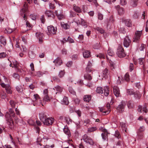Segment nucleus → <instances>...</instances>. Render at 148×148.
<instances>
[{
	"mask_svg": "<svg viewBox=\"0 0 148 148\" xmlns=\"http://www.w3.org/2000/svg\"><path fill=\"white\" fill-rule=\"evenodd\" d=\"M31 74L34 76H37L38 77H40L42 76V73L40 71H38L36 73V74H34L32 72H31Z\"/></svg>",
	"mask_w": 148,
	"mask_h": 148,
	"instance_id": "37998d69",
	"label": "nucleus"
},
{
	"mask_svg": "<svg viewBox=\"0 0 148 148\" xmlns=\"http://www.w3.org/2000/svg\"><path fill=\"white\" fill-rule=\"evenodd\" d=\"M100 46L99 43H97L95 44L93 46V48L94 49H99L100 47Z\"/></svg>",
	"mask_w": 148,
	"mask_h": 148,
	"instance_id": "8fccbe9b",
	"label": "nucleus"
},
{
	"mask_svg": "<svg viewBox=\"0 0 148 148\" xmlns=\"http://www.w3.org/2000/svg\"><path fill=\"white\" fill-rule=\"evenodd\" d=\"M142 31H137L135 33V37H140L142 36Z\"/></svg>",
	"mask_w": 148,
	"mask_h": 148,
	"instance_id": "2f4dec72",
	"label": "nucleus"
},
{
	"mask_svg": "<svg viewBox=\"0 0 148 148\" xmlns=\"http://www.w3.org/2000/svg\"><path fill=\"white\" fill-rule=\"evenodd\" d=\"M40 20L41 22L43 23H44L45 21V18L44 15H42L40 18Z\"/></svg>",
	"mask_w": 148,
	"mask_h": 148,
	"instance_id": "774afa93",
	"label": "nucleus"
},
{
	"mask_svg": "<svg viewBox=\"0 0 148 148\" xmlns=\"http://www.w3.org/2000/svg\"><path fill=\"white\" fill-rule=\"evenodd\" d=\"M109 72L107 69H105L103 72V77L105 78H107L109 75Z\"/></svg>",
	"mask_w": 148,
	"mask_h": 148,
	"instance_id": "412c9836",
	"label": "nucleus"
},
{
	"mask_svg": "<svg viewBox=\"0 0 148 148\" xmlns=\"http://www.w3.org/2000/svg\"><path fill=\"white\" fill-rule=\"evenodd\" d=\"M117 10L118 14L120 15H122L124 13V9L122 8H120L119 5H117L115 7Z\"/></svg>",
	"mask_w": 148,
	"mask_h": 148,
	"instance_id": "f3484780",
	"label": "nucleus"
},
{
	"mask_svg": "<svg viewBox=\"0 0 148 148\" xmlns=\"http://www.w3.org/2000/svg\"><path fill=\"white\" fill-rule=\"evenodd\" d=\"M108 54L110 56H112L114 55V53L110 49H109L107 51Z\"/></svg>",
	"mask_w": 148,
	"mask_h": 148,
	"instance_id": "3c124183",
	"label": "nucleus"
},
{
	"mask_svg": "<svg viewBox=\"0 0 148 148\" xmlns=\"http://www.w3.org/2000/svg\"><path fill=\"white\" fill-rule=\"evenodd\" d=\"M6 56V54L5 53L2 52L0 53V58H4Z\"/></svg>",
	"mask_w": 148,
	"mask_h": 148,
	"instance_id": "13d9d810",
	"label": "nucleus"
},
{
	"mask_svg": "<svg viewBox=\"0 0 148 148\" xmlns=\"http://www.w3.org/2000/svg\"><path fill=\"white\" fill-rule=\"evenodd\" d=\"M98 18L100 20H102L103 19V15L101 13L99 12L98 13Z\"/></svg>",
	"mask_w": 148,
	"mask_h": 148,
	"instance_id": "bf43d9fd",
	"label": "nucleus"
},
{
	"mask_svg": "<svg viewBox=\"0 0 148 148\" xmlns=\"http://www.w3.org/2000/svg\"><path fill=\"white\" fill-rule=\"evenodd\" d=\"M61 25L62 27L65 29H66L69 28V26L67 23L63 24L61 23Z\"/></svg>",
	"mask_w": 148,
	"mask_h": 148,
	"instance_id": "58836bf2",
	"label": "nucleus"
},
{
	"mask_svg": "<svg viewBox=\"0 0 148 148\" xmlns=\"http://www.w3.org/2000/svg\"><path fill=\"white\" fill-rule=\"evenodd\" d=\"M126 105V104L125 102L122 101L116 108L117 112L119 113L123 112Z\"/></svg>",
	"mask_w": 148,
	"mask_h": 148,
	"instance_id": "39448f33",
	"label": "nucleus"
},
{
	"mask_svg": "<svg viewBox=\"0 0 148 148\" xmlns=\"http://www.w3.org/2000/svg\"><path fill=\"white\" fill-rule=\"evenodd\" d=\"M82 139L86 143H88L91 145L94 144V142L92 140L86 135H84L82 136Z\"/></svg>",
	"mask_w": 148,
	"mask_h": 148,
	"instance_id": "0eeeda50",
	"label": "nucleus"
},
{
	"mask_svg": "<svg viewBox=\"0 0 148 148\" xmlns=\"http://www.w3.org/2000/svg\"><path fill=\"white\" fill-rule=\"evenodd\" d=\"M69 90L70 93L73 95H75V92L74 90L73 89V88L71 87H69Z\"/></svg>",
	"mask_w": 148,
	"mask_h": 148,
	"instance_id": "49530a36",
	"label": "nucleus"
},
{
	"mask_svg": "<svg viewBox=\"0 0 148 148\" xmlns=\"http://www.w3.org/2000/svg\"><path fill=\"white\" fill-rule=\"evenodd\" d=\"M10 104L12 107V108L15 107V103L13 100H11L10 101Z\"/></svg>",
	"mask_w": 148,
	"mask_h": 148,
	"instance_id": "69168bd1",
	"label": "nucleus"
},
{
	"mask_svg": "<svg viewBox=\"0 0 148 148\" xmlns=\"http://www.w3.org/2000/svg\"><path fill=\"white\" fill-rule=\"evenodd\" d=\"M54 90H56L58 92V93L61 92L62 91V88L59 86H57L55 87L54 88Z\"/></svg>",
	"mask_w": 148,
	"mask_h": 148,
	"instance_id": "7c9ffc66",
	"label": "nucleus"
},
{
	"mask_svg": "<svg viewBox=\"0 0 148 148\" xmlns=\"http://www.w3.org/2000/svg\"><path fill=\"white\" fill-rule=\"evenodd\" d=\"M124 23L126 26L128 27H131L132 26V22L130 19H125L124 21Z\"/></svg>",
	"mask_w": 148,
	"mask_h": 148,
	"instance_id": "4be33fe9",
	"label": "nucleus"
},
{
	"mask_svg": "<svg viewBox=\"0 0 148 148\" xmlns=\"http://www.w3.org/2000/svg\"><path fill=\"white\" fill-rule=\"evenodd\" d=\"M147 105L145 104L143 106H138V111L140 112H143L147 113L148 111L147 109Z\"/></svg>",
	"mask_w": 148,
	"mask_h": 148,
	"instance_id": "9d476101",
	"label": "nucleus"
},
{
	"mask_svg": "<svg viewBox=\"0 0 148 148\" xmlns=\"http://www.w3.org/2000/svg\"><path fill=\"white\" fill-rule=\"evenodd\" d=\"M53 62L55 63V65L57 66L60 65L62 63L61 58L59 57L55 60L53 61Z\"/></svg>",
	"mask_w": 148,
	"mask_h": 148,
	"instance_id": "4468645a",
	"label": "nucleus"
},
{
	"mask_svg": "<svg viewBox=\"0 0 148 148\" xmlns=\"http://www.w3.org/2000/svg\"><path fill=\"white\" fill-rule=\"evenodd\" d=\"M46 16H47L49 17H51L53 18L54 17L53 12L50 10H47L45 11V13Z\"/></svg>",
	"mask_w": 148,
	"mask_h": 148,
	"instance_id": "a211bd4d",
	"label": "nucleus"
},
{
	"mask_svg": "<svg viewBox=\"0 0 148 148\" xmlns=\"http://www.w3.org/2000/svg\"><path fill=\"white\" fill-rule=\"evenodd\" d=\"M117 145L122 146L123 145V142L122 141V139L120 138V140H119L116 143Z\"/></svg>",
	"mask_w": 148,
	"mask_h": 148,
	"instance_id": "5fc2aeb1",
	"label": "nucleus"
},
{
	"mask_svg": "<svg viewBox=\"0 0 148 148\" xmlns=\"http://www.w3.org/2000/svg\"><path fill=\"white\" fill-rule=\"evenodd\" d=\"M135 92L132 89H128L127 90V93L129 95L134 94Z\"/></svg>",
	"mask_w": 148,
	"mask_h": 148,
	"instance_id": "a18cd8bd",
	"label": "nucleus"
},
{
	"mask_svg": "<svg viewBox=\"0 0 148 148\" xmlns=\"http://www.w3.org/2000/svg\"><path fill=\"white\" fill-rule=\"evenodd\" d=\"M54 13L56 14L58 19L60 20H61L64 18V15L62 14H61L60 13L58 12V11H55Z\"/></svg>",
	"mask_w": 148,
	"mask_h": 148,
	"instance_id": "aec40b11",
	"label": "nucleus"
},
{
	"mask_svg": "<svg viewBox=\"0 0 148 148\" xmlns=\"http://www.w3.org/2000/svg\"><path fill=\"white\" fill-rule=\"evenodd\" d=\"M94 29L95 30H97L99 32L101 33V34L104 33V30L101 28L96 27L95 28H94Z\"/></svg>",
	"mask_w": 148,
	"mask_h": 148,
	"instance_id": "473e14b6",
	"label": "nucleus"
},
{
	"mask_svg": "<svg viewBox=\"0 0 148 148\" xmlns=\"http://www.w3.org/2000/svg\"><path fill=\"white\" fill-rule=\"evenodd\" d=\"M120 32L125 34L126 32V29L123 27H121L119 29Z\"/></svg>",
	"mask_w": 148,
	"mask_h": 148,
	"instance_id": "6e6d98bb",
	"label": "nucleus"
},
{
	"mask_svg": "<svg viewBox=\"0 0 148 148\" xmlns=\"http://www.w3.org/2000/svg\"><path fill=\"white\" fill-rule=\"evenodd\" d=\"M131 42V41L129 38H125L123 41L124 46L126 47H127L130 45Z\"/></svg>",
	"mask_w": 148,
	"mask_h": 148,
	"instance_id": "f8f14e48",
	"label": "nucleus"
},
{
	"mask_svg": "<svg viewBox=\"0 0 148 148\" xmlns=\"http://www.w3.org/2000/svg\"><path fill=\"white\" fill-rule=\"evenodd\" d=\"M40 119L44 125H51L54 122V119L52 117L47 118L44 113L39 114Z\"/></svg>",
	"mask_w": 148,
	"mask_h": 148,
	"instance_id": "f257e3e1",
	"label": "nucleus"
},
{
	"mask_svg": "<svg viewBox=\"0 0 148 148\" xmlns=\"http://www.w3.org/2000/svg\"><path fill=\"white\" fill-rule=\"evenodd\" d=\"M0 41L1 43L3 45H5L6 44V41L5 38H1L0 39Z\"/></svg>",
	"mask_w": 148,
	"mask_h": 148,
	"instance_id": "c03bdc74",
	"label": "nucleus"
},
{
	"mask_svg": "<svg viewBox=\"0 0 148 148\" xmlns=\"http://www.w3.org/2000/svg\"><path fill=\"white\" fill-rule=\"evenodd\" d=\"M83 54L84 58H88L90 56V52L89 51L84 50L83 52Z\"/></svg>",
	"mask_w": 148,
	"mask_h": 148,
	"instance_id": "2eb2a0df",
	"label": "nucleus"
},
{
	"mask_svg": "<svg viewBox=\"0 0 148 148\" xmlns=\"http://www.w3.org/2000/svg\"><path fill=\"white\" fill-rule=\"evenodd\" d=\"M36 37H43L44 36V34L42 33L39 32L36 33Z\"/></svg>",
	"mask_w": 148,
	"mask_h": 148,
	"instance_id": "a19ab883",
	"label": "nucleus"
},
{
	"mask_svg": "<svg viewBox=\"0 0 148 148\" xmlns=\"http://www.w3.org/2000/svg\"><path fill=\"white\" fill-rule=\"evenodd\" d=\"M64 74V70L61 71L59 73L58 76L60 77L61 78L63 77Z\"/></svg>",
	"mask_w": 148,
	"mask_h": 148,
	"instance_id": "603ef678",
	"label": "nucleus"
},
{
	"mask_svg": "<svg viewBox=\"0 0 148 148\" xmlns=\"http://www.w3.org/2000/svg\"><path fill=\"white\" fill-rule=\"evenodd\" d=\"M146 46L145 45L142 44L140 47L139 49L140 51H143L145 48L146 47Z\"/></svg>",
	"mask_w": 148,
	"mask_h": 148,
	"instance_id": "338daca9",
	"label": "nucleus"
},
{
	"mask_svg": "<svg viewBox=\"0 0 148 148\" xmlns=\"http://www.w3.org/2000/svg\"><path fill=\"white\" fill-rule=\"evenodd\" d=\"M28 54L29 57L31 59H34L36 57V54L32 51H29Z\"/></svg>",
	"mask_w": 148,
	"mask_h": 148,
	"instance_id": "cd10ccee",
	"label": "nucleus"
},
{
	"mask_svg": "<svg viewBox=\"0 0 148 148\" xmlns=\"http://www.w3.org/2000/svg\"><path fill=\"white\" fill-rule=\"evenodd\" d=\"M27 10V4L25 3L21 11L22 13H21V15L22 16L23 14V13L25 12H26Z\"/></svg>",
	"mask_w": 148,
	"mask_h": 148,
	"instance_id": "a878e982",
	"label": "nucleus"
},
{
	"mask_svg": "<svg viewBox=\"0 0 148 148\" xmlns=\"http://www.w3.org/2000/svg\"><path fill=\"white\" fill-rule=\"evenodd\" d=\"M110 104L109 103H108L106 105V108L108 109L107 111H104V112L105 113V114H108L110 111Z\"/></svg>",
	"mask_w": 148,
	"mask_h": 148,
	"instance_id": "f704fd0d",
	"label": "nucleus"
},
{
	"mask_svg": "<svg viewBox=\"0 0 148 148\" xmlns=\"http://www.w3.org/2000/svg\"><path fill=\"white\" fill-rule=\"evenodd\" d=\"M76 14L74 12L71 11L70 12V16L71 17H74L76 15Z\"/></svg>",
	"mask_w": 148,
	"mask_h": 148,
	"instance_id": "052dcab7",
	"label": "nucleus"
},
{
	"mask_svg": "<svg viewBox=\"0 0 148 148\" xmlns=\"http://www.w3.org/2000/svg\"><path fill=\"white\" fill-rule=\"evenodd\" d=\"M101 136L102 139L104 140H106L107 138L108 133L106 132L103 133L101 134Z\"/></svg>",
	"mask_w": 148,
	"mask_h": 148,
	"instance_id": "4c0bfd02",
	"label": "nucleus"
},
{
	"mask_svg": "<svg viewBox=\"0 0 148 148\" xmlns=\"http://www.w3.org/2000/svg\"><path fill=\"white\" fill-rule=\"evenodd\" d=\"M124 79L127 82H128L129 80V75L128 73H127L125 74L124 77Z\"/></svg>",
	"mask_w": 148,
	"mask_h": 148,
	"instance_id": "09e8293b",
	"label": "nucleus"
},
{
	"mask_svg": "<svg viewBox=\"0 0 148 148\" xmlns=\"http://www.w3.org/2000/svg\"><path fill=\"white\" fill-rule=\"evenodd\" d=\"M91 96L90 95H86L84 96V100L86 102H89L91 100Z\"/></svg>",
	"mask_w": 148,
	"mask_h": 148,
	"instance_id": "b1692460",
	"label": "nucleus"
},
{
	"mask_svg": "<svg viewBox=\"0 0 148 148\" xmlns=\"http://www.w3.org/2000/svg\"><path fill=\"white\" fill-rule=\"evenodd\" d=\"M34 98H33V101L36 102L38 101V100H39V103H42V101L41 100V98H40L39 95L37 94H35L34 95Z\"/></svg>",
	"mask_w": 148,
	"mask_h": 148,
	"instance_id": "dca6fc26",
	"label": "nucleus"
},
{
	"mask_svg": "<svg viewBox=\"0 0 148 148\" xmlns=\"http://www.w3.org/2000/svg\"><path fill=\"white\" fill-rule=\"evenodd\" d=\"M104 92H103V88L100 87H98L97 88L96 92L99 94H103V93L104 95L108 96L109 93V88L108 86H105L104 88Z\"/></svg>",
	"mask_w": 148,
	"mask_h": 148,
	"instance_id": "f03ea898",
	"label": "nucleus"
},
{
	"mask_svg": "<svg viewBox=\"0 0 148 148\" xmlns=\"http://www.w3.org/2000/svg\"><path fill=\"white\" fill-rule=\"evenodd\" d=\"M65 120L67 123L69 125L71 124L72 123V121L68 117H66L65 118Z\"/></svg>",
	"mask_w": 148,
	"mask_h": 148,
	"instance_id": "ea45409f",
	"label": "nucleus"
},
{
	"mask_svg": "<svg viewBox=\"0 0 148 148\" xmlns=\"http://www.w3.org/2000/svg\"><path fill=\"white\" fill-rule=\"evenodd\" d=\"M138 1V0H131L130 5L134 7L136 6L137 4Z\"/></svg>",
	"mask_w": 148,
	"mask_h": 148,
	"instance_id": "c85d7f7f",
	"label": "nucleus"
},
{
	"mask_svg": "<svg viewBox=\"0 0 148 148\" xmlns=\"http://www.w3.org/2000/svg\"><path fill=\"white\" fill-rule=\"evenodd\" d=\"M84 78L85 79L90 80L92 79V77L88 73L85 74L84 76Z\"/></svg>",
	"mask_w": 148,
	"mask_h": 148,
	"instance_id": "c756f323",
	"label": "nucleus"
},
{
	"mask_svg": "<svg viewBox=\"0 0 148 148\" xmlns=\"http://www.w3.org/2000/svg\"><path fill=\"white\" fill-rule=\"evenodd\" d=\"M139 60L140 64L141 65L143 64L144 62L145 61L144 58H140Z\"/></svg>",
	"mask_w": 148,
	"mask_h": 148,
	"instance_id": "680f3d73",
	"label": "nucleus"
},
{
	"mask_svg": "<svg viewBox=\"0 0 148 148\" xmlns=\"http://www.w3.org/2000/svg\"><path fill=\"white\" fill-rule=\"evenodd\" d=\"M48 31V34L49 36H51L52 35L55 34L57 31L56 28L51 25L47 27Z\"/></svg>",
	"mask_w": 148,
	"mask_h": 148,
	"instance_id": "423d86ee",
	"label": "nucleus"
},
{
	"mask_svg": "<svg viewBox=\"0 0 148 148\" xmlns=\"http://www.w3.org/2000/svg\"><path fill=\"white\" fill-rule=\"evenodd\" d=\"M42 97L44 101L48 102L50 101V98L48 96V91L47 89L44 90Z\"/></svg>",
	"mask_w": 148,
	"mask_h": 148,
	"instance_id": "6e6552de",
	"label": "nucleus"
},
{
	"mask_svg": "<svg viewBox=\"0 0 148 148\" xmlns=\"http://www.w3.org/2000/svg\"><path fill=\"white\" fill-rule=\"evenodd\" d=\"M113 91L114 95L118 97L120 96V90L119 88L116 86H114L113 87Z\"/></svg>",
	"mask_w": 148,
	"mask_h": 148,
	"instance_id": "9b49d317",
	"label": "nucleus"
},
{
	"mask_svg": "<svg viewBox=\"0 0 148 148\" xmlns=\"http://www.w3.org/2000/svg\"><path fill=\"white\" fill-rule=\"evenodd\" d=\"M63 131L67 135L69 136H70L71 134L68 128L65 127L63 129Z\"/></svg>",
	"mask_w": 148,
	"mask_h": 148,
	"instance_id": "72a5a7b5",
	"label": "nucleus"
},
{
	"mask_svg": "<svg viewBox=\"0 0 148 148\" xmlns=\"http://www.w3.org/2000/svg\"><path fill=\"white\" fill-rule=\"evenodd\" d=\"M97 128L96 127H93L90 128H88V131L89 132H91L95 131L97 130Z\"/></svg>",
	"mask_w": 148,
	"mask_h": 148,
	"instance_id": "79ce46f5",
	"label": "nucleus"
},
{
	"mask_svg": "<svg viewBox=\"0 0 148 148\" xmlns=\"http://www.w3.org/2000/svg\"><path fill=\"white\" fill-rule=\"evenodd\" d=\"M116 54L120 58H123L126 56V54L124 51L123 48L121 45H119Z\"/></svg>",
	"mask_w": 148,
	"mask_h": 148,
	"instance_id": "7ed1b4c3",
	"label": "nucleus"
},
{
	"mask_svg": "<svg viewBox=\"0 0 148 148\" xmlns=\"http://www.w3.org/2000/svg\"><path fill=\"white\" fill-rule=\"evenodd\" d=\"M1 97L3 99H5L7 97V95L4 92H1Z\"/></svg>",
	"mask_w": 148,
	"mask_h": 148,
	"instance_id": "864d4df0",
	"label": "nucleus"
},
{
	"mask_svg": "<svg viewBox=\"0 0 148 148\" xmlns=\"http://www.w3.org/2000/svg\"><path fill=\"white\" fill-rule=\"evenodd\" d=\"M134 97L136 99H139L140 98L141 94L139 92H136L134 93Z\"/></svg>",
	"mask_w": 148,
	"mask_h": 148,
	"instance_id": "c9c22d12",
	"label": "nucleus"
},
{
	"mask_svg": "<svg viewBox=\"0 0 148 148\" xmlns=\"http://www.w3.org/2000/svg\"><path fill=\"white\" fill-rule=\"evenodd\" d=\"M73 8L74 10L77 12L79 13L82 12V10L79 7L75 4L73 5Z\"/></svg>",
	"mask_w": 148,
	"mask_h": 148,
	"instance_id": "5701e85b",
	"label": "nucleus"
},
{
	"mask_svg": "<svg viewBox=\"0 0 148 148\" xmlns=\"http://www.w3.org/2000/svg\"><path fill=\"white\" fill-rule=\"evenodd\" d=\"M5 117L7 121H11L12 122V119L10 114L8 112H7L5 115Z\"/></svg>",
	"mask_w": 148,
	"mask_h": 148,
	"instance_id": "393cba45",
	"label": "nucleus"
},
{
	"mask_svg": "<svg viewBox=\"0 0 148 148\" xmlns=\"http://www.w3.org/2000/svg\"><path fill=\"white\" fill-rule=\"evenodd\" d=\"M0 84L2 87L5 88L8 93L12 94V91L11 90V87L9 84H5L4 83H1Z\"/></svg>",
	"mask_w": 148,
	"mask_h": 148,
	"instance_id": "1a4fd4ad",
	"label": "nucleus"
},
{
	"mask_svg": "<svg viewBox=\"0 0 148 148\" xmlns=\"http://www.w3.org/2000/svg\"><path fill=\"white\" fill-rule=\"evenodd\" d=\"M30 17L33 20H35L36 19V16L34 14H31L30 16Z\"/></svg>",
	"mask_w": 148,
	"mask_h": 148,
	"instance_id": "0e129e2a",
	"label": "nucleus"
},
{
	"mask_svg": "<svg viewBox=\"0 0 148 148\" xmlns=\"http://www.w3.org/2000/svg\"><path fill=\"white\" fill-rule=\"evenodd\" d=\"M92 65V63L90 61H89L86 68V71L87 72H90L92 70L91 68Z\"/></svg>",
	"mask_w": 148,
	"mask_h": 148,
	"instance_id": "6ab92c4d",
	"label": "nucleus"
},
{
	"mask_svg": "<svg viewBox=\"0 0 148 148\" xmlns=\"http://www.w3.org/2000/svg\"><path fill=\"white\" fill-rule=\"evenodd\" d=\"M13 32L12 30L11 29L9 28H7L5 29L4 31L5 33H7L8 34H10Z\"/></svg>",
	"mask_w": 148,
	"mask_h": 148,
	"instance_id": "de8ad7c7",
	"label": "nucleus"
},
{
	"mask_svg": "<svg viewBox=\"0 0 148 148\" xmlns=\"http://www.w3.org/2000/svg\"><path fill=\"white\" fill-rule=\"evenodd\" d=\"M13 77L15 78L18 79L19 80V75L16 73H14L13 75Z\"/></svg>",
	"mask_w": 148,
	"mask_h": 148,
	"instance_id": "e2e57ef3",
	"label": "nucleus"
},
{
	"mask_svg": "<svg viewBox=\"0 0 148 148\" xmlns=\"http://www.w3.org/2000/svg\"><path fill=\"white\" fill-rule=\"evenodd\" d=\"M109 63L111 69L112 70L114 69L115 68V63L110 60L109 61Z\"/></svg>",
	"mask_w": 148,
	"mask_h": 148,
	"instance_id": "e433bc0d",
	"label": "nucleus"
},
{
	"mask_svg": "<svg viewBox=\"0 0 148 148\" xmlns=\"http://www.w3.org/2000/svg\"><path fill=\"white\" fill-rule=\"evenodd\" d=\"M115 136L116 137L119 139L121 138L120 134L117 131H115Z\"/></svg>",
	"mask_w": 148,
	"mask_h": 148,
	"instance_id": "4d7b16f0",
	"label": "nucleus"
},
{
	"mask_svg": "<svg viewBox=\"0 0 148 148\" xmlns=\"http://www.w3.org/2000/svg\"><path fill=\"white\" fill-rule=\"evenodd\" d=\"M60 41L62 43H64L66 42H69V43H71L74 42L73 40L71 38H64L63 40H61Z\"/></svg>",
	"mask_w": 148,
	"mask_h": 148,
	"instance_id": "ddd939ff",
	"label": "nucleus"
},
{
	"mask_svg": "<svg viewBox=\"0 0 148 148\" xmlns=\"http://www.w3.org/2000/svg\"><path fill=\"white\" fill-rule=\"evenodd\" d=\"M61 102L62 104L66 105L68 104L69 103L68 98L66 97H64Z\"/></svg>",
	"mask_w": 148,
	"mask_h": 148,
	"instance_id": "bb28decb",
	"label": "nucleus"
},
{
	"mask_svg": "<svg viewBox=\"0 0 148 148\" xmlns=\"http://www.w3.org/2000/svg\"><path fill=\"white\" fill-rule=\"evenodd\" d=\"M47 139V138H43L42 139H41L39 138H38L37 142L40 143L37 144V146L39 147V146H42L43 148H49V146L48 145H45L46 144Z\"/></svg>",
	"mask_w": 148,
	"mask_h": 148,
	"instance_id": "20e7f679",
	"label": "nucleus"
}]
</instances>
